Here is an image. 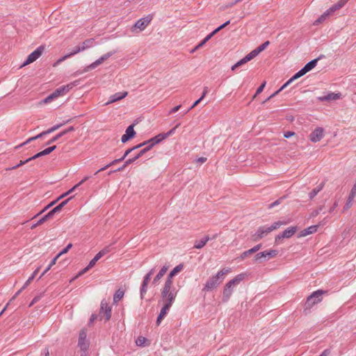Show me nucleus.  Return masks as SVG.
Returning <instances> with one entry per match:
<instances>
[{
  "label": "nucleus",
  "instance_id": "61",
  "mask_svg": "<svg viewBox=\"0 0 356 356\" xmlns=\"http://www.w3.org/2000/svg\"><path fill=\"white\" fill-rule=\"evenodd\" d=\"M98 317H99V315L92 314L90 318L88 325L90 326V325H92L94 323V321L98 318Z\"/></svg>",
  "mask_w": 356,
  "mask_h": 356
},
{
  "label": "nucleus",
  "instance_id": "13",
  "mask_svg": "<svg viewBox=\"0 0 356 356\" xmlns=\"http://www.w3.org/2000/svg\"><path fill=\"white\" fill-rule=\"evenodd\" d=\"M66 92L65 91V88L62 86L56 88L52 93L48 95L45 99H44L43 102L44 104H47L51 102L52 100L58 98V97L63 96Z\"/></svg>",
  "mask_w": 356,
  "mask_h": 356
},
{
  "label": "nucleus",
  "instance_id": "34",
  "mask_svg": "<svg viewBox=\"0 0 356 356\" xmlns=\"http://www.w3.org/2000/svg\"><path fill=\"white\" fill-rule=\"evenodd\" d=\"M294 80H291V78L290 79H289L279 90H277L273 94H272L270 97H268L263 103L266 102L267 101H268L269 99H270L273 97H275L277 95H278L284 88H286V86L288 85H289Z\"/></svg>",
  "mask_w": 356,
  "mask_h": 356
},
{
  "label": "nucleus",
  "instance_id": "29",
  "mask_svg": "<svg viewBox=\"0 0 356 356\" xmlns=\"http://www.w3.org/2000/svg\"><path fill=\"white\" fill-rule=\"evenodd\" d=\"M324 56L323 55H320L317 58H315L311 61H309V63H307L305 66L304 67L306 68V70L309 72L311 71L313 68H314L318 63V61L321 59L322 58H323Z\"/></svg>",
  "mask_w": 356,
  "mask_h": 356
},
{
  "label": "nucleus",
  "instance_id": "37",
  "mask_svg": "<svg viewBox=\"0 0 356 356\" xmlns=\"http://www.w3.org/2000/svg\"><path fill=\"white\" fill-rule=\"evenodd\" d=\"M121 161H122V159H115L113 161H111V163H109L108 164L106 165L104 167H103V168H100L99 170H98L94 175H96L99 172H100L102 171H104V170H106L107 168H108L109 167L113 165L114 164L120 163Z\"/></svg>",
  "mask_w": 356,
  "mask_h": 356
},
{
  "label": "nucleus",
  "instance_id": "63",
  "mask_svg": "<svg viewBox=\"0 0 356 356\" xmlns=\"http://www.w3.org/2000/svg\"><path fill=\"white\" fill-rule=\"evenodd\" d=\"M110 251V249L108 247H106L104 249H102V250H100L98 253L99 254L101 255V257H102L104 255H105L106 254H107L108 252H109Z\"/></svg>",
  "mask_w": 356,
  "mask_h": 356
},
{
  "label": "nucleus",
  "instance_id": "17",
  "mask_svg": "<svg viewBox=\"0 0 356 356\" xmlns=\"http://www.w3.org/2000/svg\"><path fill=\"white\" fill-rule=\"evenodd\" d=\"M134 124H132L127 128L125 134L122 135L121 138L122 143H125L128 142L130 139L134 138L136 135V131H134Z\"/></svg>",
  "mask_w": 356,
  "mask_h": 356
},
{
  "label": "nucleus",
  "instance_id": "60",
  "mask_svg": "<svg viewBox=\"0 0 356 356\" xmlns=\"http://www.w3.org/2000/svg\"><path fill=\"white\" fill-rule=\"evenodd\" d=\"M146 339L143 337H139L136 341V343L138 346H143Z\"/></svg>",
  "mask_w": 356,
  "mask_h": 356
},
{
  "label": "nucleus",
  "instance_id": "43",
  "mask_svg": "<svg viewBox=\"0 0 356 356\" xmlns=\"http://www.w3.org/2000/svg\"><path fill=\"white\" fill-rule=\"evenodd\" d=\"M79 81H74L73 82H71L65 86H62L63 88H65V92H68L71 89H72L74 86H77L79 84Z\"/></svg>",
  "mask_w": 356,
  "mask_h": 356
},
{
  "label": "nucleus",
  "instance_id": "15",
  "mask_svg": "<svg viewBox=\"0 0 356 356\" xmlns=\"http://www.w3.org/2000/svg\"><path fill=\"white\" fill-rule=\"evenodd\" d=\"M87 332L85 329L81 330L79 335L78 346L81 350H86L88 348V343L86 341Z\"/></svg>",
  "mask_w": 356,
  "mask_h": 356
},
{
  "label": "nucleus",
  "instance_id": "40",
  "mask_svg": "<svg viewBox=\"0 0 356 356\" xmlns=\"http://www.w3.org/2000/svg\"><path fill=\"white\" fill-rule=\"evenodd\" d=\"M124 291L120 289H118V291H116V292L115 293V294L113 296L114 302H117L120 300H121L122 298V297L124 296Z\"/></svg>",
  "mask_w": 356,
  "mask_h": 356
},
{
  "label": "nucleus",
  "instance_id": "52",
  "mask_svg": "<svg viewBox=\"0 0 356 356\" xmlns=\"http://www.w3.org/2000/svg\"><path fill=\"white\" fill-rule=\"evenodd\" d=\"M63 136L61 135L60 133H58V134H56L55 136H54L53 138H51L49 140H48L46 143L47 145H50L51 143H54L55 142H56L60 138H61Z\"/></svg>",
  "mask_w": 356,
  "mask_h": 356
},
{
  "label": "nucleus",
  "instance_id": "51",
  "mask_svg": "<svg viewBox=\"0 0 356 356\" xmlns=\"http://www.w3.org/2000/svg\"><path fill=\"white\" fill-rule=\"evenodd\" d=\"M230 22L228 20L218 28H216L214 31H213L211 33L213 34V36L216 34L218 31H220L221 29H224L225 26H227Z\"/></svg>",
  "mask_w": 356,
  "mask_h": 356
},
{
  "label": "nucleus",
  "instance_id": "58",
  "mask_svg": "<svg viewBox=\"0 0 356 356\" xmlns=\"http://www.w3.org/2000/svg\"><path fill=\"white\" fill-rule=\"evenodd\" d=\"M323 206H320L318 209L314 210L311 213V216L312 217L317 216L319 214V213L323 210Z\"/></svg>",
  "mask_w": 356,
  "mask_h": 356
},
{
  "label": "nucleus",
  "instance_id": "30",
  "mask_svg": "<svg viewBox=\"0 0 356 356\" xmlns=\"http://www.w3.org/2000/svg\"><path fill=\"white\" fill-rule=\"evenodd\" d=\"M210 239L211 238H209V236H206L201 240L196 241L194 243V248H196V249L202 248Z\"/></svg>",
  "mask_w": 356,
  "mask_h": 356
},
{
  "label": "nucleus",
  "instance_id": "4",
  "mask_svg": "<svg viewBox=\"0 0 356 356\" xmlns=\"http://www.w3.org/2000/svg\"><path fill=\"white\" fill-rule=\"evenodd\" d=\"M245 278V274H238L235 277H234L232 280H229L224 286L223 291H222V301L223 302H227L232 293H233V289L234 286L238 285L240 284L241 281L243 280Z\"/></svg>",
  "mask_w": 356,
  "mask_h": 356
},
{
  "label": "nucleus",
  "instance_id": "28",
  "mask_svg": "<svg viewBox=\"0 0 356 356\" xmlns=\"http://www.w3.org/2000/svg\"><path fill=\"white\" fill-rule=\"evenodd\" d=\"M168 269V267L165 266L161 268V269L154 278L152 282L153 284H156L163 277V275L166 273Z\"/></svg>",
  "mask_w": 356,
  "mask_h": 356
},
{
  "label": "nucleus",
  "instance_id": "21",
  "mask_svg": "<svg viewBox=\"0 0 356 356\" xmlns=\"http://www.w3.org/2000/svg\"><path fill=\"white\" fill-rule=\"evenodd\" d=\"M340 93L329 92L327 95L318 97V99L321 102H329L332 100H337L340 98Z\"/></svg>",
  "mask_w": 356,
  "mask_h": 356
},
{
  "label": "nucleus",
  "instance_id": "55",
  "mask_svg": "<svg viewBox=\"0 0 356 356\" xmlns=\"http://www.w3.org/2000/svg\"><path fill=\"white\" fill-rule=\"evenodd\" d=\"M72 247V244L69 243L62 251H60L58 254V257H60L62 254H66Z\"/></svg>",
  "mask_w": 356,
  "mask_h": 356
},
{
  "label": "nucleus",
  "instance_id": "50",
  "mask_svg": "<svg viewBox=\"0 0 356 356\" xmlns=\"http://www.w3.org/2000/svg\"><path fill=\"white\" fill-rule=\"evenodd\" d=\"M143 146H144V143H140V144H138V145H136V146H134V147H133L131 148H129V149H127L125 151L124 154V156H127L132 151H134V150H135L136 149H138V148H140V147H141Z\"/></svg>",
  "mask_w": 356,
  "mask_h": 356
},
{
  "label": "nucleus",
  "instance_id": "22",
  "mask_svg": "<svg viewBox=\"0 0 356 356\" xmlns=\"http://www.w3.org/2000/svg\"><path fill=\"white\" fill-rule=\"evenodd\" d=\"M127 92H117L110 97V99L108 102H106L105 104L108 105L111 103L115 102L117 101L121 100L123 98H124L127 95Z\"/></svg>",
  "mask_w": 356,
  "mask_h": 356
},
{
  "label": "nucleus",
  "instance_id": "23",
  "mask_svg": "<svg viewBox=\"0 0 356 356\" xmlns=\"http://www.w3.org/2000/svg\"><path fill=\"white\" fill-rule=\"evenodd\" d=\"M56 148V145H53V146H51V147H49L46 149H44V150L35 154V155H33L32 156V159L33 160L34 159H36L39 157H41L42 156H45V155H47V154H49L50 153H51L53 151H54Z\"/></svg>",
  "mask_w": 356,
  "mask_h": 356
},
{
  "label": "nucleus",
  "instance_id": "38",
  "mask_svg": "<svg viewBox=\"0 0 356 356\" xmlns=\"http://www.w3.org/2000/svg\"><path fill=\"white\" fill-rule=\"evenodd\" d=\"M121 161H122V159H115L113 161H111V163H109L108 164L106 165L104 167H103V168H100L99 170H98L94 175H96L99 172H100L102 171H104V170H106L107 168H108L109 167L113 165L114 164L120 163Z\"/></svg>",
  "mask_w": 356,
  "mask_h": 356
},
{
  "label": "nucleus",
  "instance_id": "6",
  "mask_svg": "<svg viewBox=\"0 0 356 356\" xmlns=\"http://www.w3.org/2000/svg\"><path fill=\"white\" fill-rule=\"evenodd\" d=\"M287 222L286 221H277L275 222L271 226L266 227L262 226L259 227L254 234L252 236V240L254 241H257L265 236L268 234L272 231L277 229L282 225H286Z\"/></svg>",
  "mask_w": 356,
  "mask_h": 356
},
{
  "label": "nucleus",
  "instance_id": "35",
  "mask_svg": "<svg viewBox=\"0 0 356 356\" xmlns=\"http://www.w3.org/2000/svg\"><path fill=\"white\" fill-rule=\"evenodd\" d=\"M294 80H291V78L290 79H289L279 90H277L273 94H272L270 97H268L263 103L266 102L267 101H268L269 99H270L273 97H275L277 95H278L284 88H286V86L288 85H289Z\"/></svg>",
  "mask_w": 356,
  "mask_h": 356
},
{
  "label": "nucleus",
  "instance_id": "44",
  "mask_svg": "<svg viewBox=\"0 0 356 356\" xmlns=\"http://www.w3.org/2000/svg\"><path fill=\"white\" fill-rule=\"evenodd\" d=\"M79 81H74L73 82H71L65 86H62L63 88H65V92H68L71 89H72L74 86H77L79 84Z\"/></svg>",
  "mask_w": 356,
  "mask_h": 356
},
{
  "label": "nucleus",
  "instance_id": "47",
  "mask_svg": "<svg viewBox=\"0 0 356 356\" xmlns=\"http://www.w3.org/2000/svg\"><path fill=\"white\" fill-rule=\"evenodd\" d=\"M285 197H286L285 196H282V197L278 198L277 200H275L273 203L270 204L268 206V208L270 209L275 207V206L279 205L280 204H281L282 202V201L285 199Z\"/></svg>",
  "mask_w": 356,
  "mask_h": 356
},
{
  "label": "nucleus",
  "instance_id": "8",
  "mask_svg": "<svg viewBox=\"0 0 356 356\" xmlns=\"http://www.w3.org/2000/svg\"><path fill=\"white\" fill-rule=\"evenodd\" d=\"M71 120H67L66 122H65L63 124H56L54 126H53L52 127L48 129L46 131H42V133L38 134L37 136H34V137H31V138H29L28 140H26L24 143H22L21 145H19V146L16 147V148H18L19 147H22L24 145H26L29 143H30L31 141H33L34 140H36V139H38V138H42V136H45V135H47V134H49L54 131H55L56 130L58 129L60 127H61L63 124H65V123H67L70 121Z\"/></svg>",
  "mask_w": 356,
  "mask_h": 356
},
{
  "label": "nucleus",
  "instance_id": "16",
  "mask_svg": "<svg viewBox=\"0 0 356 356\" xmlns=\"http://www.w3.org/2000/svg\"><path fill=\"white\" fill-rule=\"evenodd\" d=\"M324 136V129L321 127L316 128L310 134L309 139L313 143L320 141Z\"/></svg>",
  "mask_w": 356,
  "mask_h": 356
},
{
  "label": "nucleus",
  "instance_id": "9",
  "mask_svg": "<svg viewBox=\"0 0 356 356\" xmlns=\"http://www.w3.org/2000/svg\"><path fill=\"white\" fill-rule=\"evenodd\" d=\"M111 311L112 308L108 305L107 301L104 299L102 300L99 314V320H102L104 316L105 321H108L111 317Z\"/></svg>",
  "mask_w": 356,
  "mask_h": 356
},
{
  "label": "nucleus",
  "instance_id": "1",
  "mask_svg": "<svg viewBox=\"0 0 356 356\" xmlns=\"http://www.w3.org/2000/svg\"><path fill=\"white\" fill-rule=\"evenodd\" d=\"M229 272V269L223 268L216 275L210 277L202 289L203 291H211L216 289L224 280L225 275Z\"/></svg>",
  "mask_w": 356,
  "mask_h": 356
},
{
  "label": "nucleus",
  "instance_id": "48",
  "mask_svg": "<svg viewBox=\"0 0 356 356\" xmlns=\"http://www.w3.org/2000/svg\"><path fill=\"white\" fill-rule=\"evenodd\" d=\"M59 200H58V198L54 200V201H52L51 202H50L48 205H47L40 213H38V214H36L33 218H36L38 216L40 215L42 213L44 212L45 211H47L48 209H49L50 207H51L53 205H54Z\"/></svg>",
  "mask_w": 356,
  "mask_h": 356
},
{
  "label": "nucleus",
  "instance_id": "57",
  "mask_svg": "<svg viewBox=\"0 0 356 356\" xmlns=\"http://www.w3.org/2000/svg\"><path fill=\"white\" fill-rule=\"evenodd\" d=\"M252 254H253V252L251 250V249H250L248 250H246V251L243 252L241 254L240 258L243 260V259H244L245 258H246L247 257L250 256Z\"/></svg>",
  "mask_w": 356,
  "mask_h": 356
},
{
  "label": "nucleus",
  "instance_id": "2",
  "mask_svg": "<svg viewBox=\"0 0 356 356\" xmlns=\"http://www.w3.org/2000/svg\"><path fill=\"white\" fill-rule=\"evenodd\" d=\"M183 267L184 266L182 264H179L170 272L165 280L164 286L161 290V296H165L166 294L169 293H175L176 296L177 295L178 291L173 287L172 278L183 269Z\"/></svg>",
  "mask_w": 356,
  "mask_h": 356
},
{
  "label": "nucleus",
  "instance_id": "3",
  "mask_svg": "<svg viewBox=\"0 0 356 356\" xmlns=\"http://www.w3.org/2000/svg\"><path fill=\"white\" fill-rule=\"evenodd\" d=\"M327 291L322 289L314 291L309 296L304 305L303 313L307 315L310 312V309L316 304L321 302L323 300V295L327 294Z\"/></svg>",
  "mask_w": 356,
  "mask_h": 356
},
{
  "label": "nucleus",
  "instance_id": "42",
  "mask_svg": "<svg viewBox=\"0 0 356 356\" xmlns=\"http://www.w3.org/2000/svg\"><path fill=\"white\" fill-rule=\"evenodd\" d=\"M266 260L269 259L270 258H273L277 256V250H266L264 251Z\"/></svg>",
  "mask_w": 356,
  "mask_h": 356
},
{
  "label": "nucleus",
  "instance_id": "36",
  "mask_svg": "<svg viewBox=\"0 0 356 356\" xmlns=\"http://www.w3.org/2000/svg\"><path fill=\"white\" fill-rule=\"evenodd\" d=\"M254 57L253 56V55L250 53H249L248 54H247L244 58H243L242 59H241L240 60H238L237 62L238 63V65L239 67L243 65L244 64H245L246 63H248V61L251 60L252 59H253Z\"/></svg>",
  "mask_w": 356,
  "mask_h": 356
},
{
  "label": "nucleus",
  "instance_id": "11",
  "mask_svg": "<svg viewBox=\"0 0 356 356\" xmlns=\"http://www.w3.org/2000/svg\"><path fill=\"white\" fill-rule=\"evenodd\" d=\"M116 53H117L116 50H113V51H111L107 52L106 54L102 55L99 58H98L94 63H92V64L88 65L86 67V69L85 70V72L95 69L98 65H99L100 64L104 63L105 60L108 59L111 56H112L113 55H114Z\"/></svg>",
  "mask_w": 356,
  "mask_h": 356
},
{
  "label": "nucleus",
  "instance_id": "45",
  "mask_svg": "<svg viewBox=\"0 0 356 356\" xmlns=\"http://www.w3.org/2000/svg\"><path fill=\"white\" fill-rule=\"evenodd\" d=\"M48 220H49V218H47V216L46 215H44L36 223L32 225V226L31 227V229H33L36 228L38 226L43 224L44 222H45Z\"/></svg>",
  "mask_w": 356,
  "mask_h": 356
},
{
  "label": "nucleus",
  "instance_id": "33",
  "mask_svg": "<svg viewBox=\"0 0 356 356\" xmlns=\"http://www.w3.org/2000/svg\"><path fill=\"white\" fill-rule=\"evenodd\" d=\"M325 183H321L317 187L314 188L309 193V197L312 200L324 187Z\"/></svg>",
  "mask_w": 356,
  "mask_h": 356
},
{
  "label": "nucleus",
  "instance_id": "24",
  "mask_svg": "<svg viewBox=\"0 0 356 356\" xmlns=\"http://www.w3.org/2000/svg\"><path fill=\"white\" fill-rule=\"evenodd\" d=\"M166 138V134H160L156 136L155 137L152 138L151 139L144 141L143 143H144V146L146 145V143H152L154 145L159 143L163 140H164Z\"/></svg>",
  "mask_w": 356,
  "mask_h": 356
},
{
  "label": "nucleus",
  "instance_id": "26",
  "mask_svg": "<svg viewBox=\"0 0 356 356\" xmlns=\"http://www.w3.org/2000/svg\"><path fill=\"white\" fill-rule=\"evenodd\" d=\"M80 51H82L80 46H76L75 47L73 48L72 51H70L68 54H66V55L63 56V57H61L60 58H59L58 60V63L63 62V61L65 60L67 58L79 53Z\"/></svg>",
  "mask_w": 356,
  "mask_h": 356
},
{
  "label": "nucleus",
  "instance_id": "56",
  "mask_svg": "<svg viewBox=\"0 0 356 356\" xmlns=\"http://www.w3.org/2000/svg\"><path fill=\"white\" fill-rule=\"evenodd\" d=\"M266 81H264L261 86L257 89V91H256V93L255 95H254V97H255L257 95H258L259 94H260L264 89L265 86H266Z\"/></svg>",
  "mask_w": 356,
  "mask_h": 356
},
{
  "label": "nucleus",
  "instance_id": "18",
  "mask_svg": "<svg viewBox=\"0 0 356 356\" xmlns=\"http://www.w3.org/2000/svg\"><path fill=\"white\" fill-rule=\"evenodd\" d=\"M152 20V17L147 16L146 17L138 19L134 24L132 29H139L140 31L144 30Z\"/></svg>",
  "mask_w": 356,
  "mask_h": 356
},
{
  "label": "nucleus",
  "instance_id": "14",
  "mask_svg": "<svg viewBox=\"0 0 356 356\" xmlns=\"http://www.w3.org/2000/svg\"><path fill=\"white\" fill-rule=\"evenodd\" d=\"M154 272V269H151L148 273L145 275L144 277L141 287H140V298L143 299L144 296L147 293V285L150 281L151 276L153 275Z\"/></svg>",
  "mask_w": 356,
  "mask_h": 356
},
{
  "label": "nucleus",
  "instance_id": "19",
  "mask_svg": "<svg viewBox=\"0 0 356 356\" xmlns=\"http://www.w3.org/2000/svg\"><path fill=\"white\" fill-rule=\"evenodd\" d=\"M72 199V197L68 198L67 200H64L61 203H60L58 205H57L56 207H54L53 209H51L50 211H49L46 216L49 219L52 218L54 215L62 210V209L67 204L68 201Z\"/></svg>",
  "mask_w": 356,
  "mask_h": 356
},
{
  "label": "nucleus",
  "instance_id": "39",
  "mask_svg": "<svg viewBox=\"0 0 356 356\" xmlns=\"http://www.w3.org/2000/svg\"><path fill=\"white\" fill-rule=\"evenodd\" d=\"M308 71L306 70V68H305L304 67L300 70H299L298 72H296L292 77H291V80H296L301 76H302L303 75H305L306 73H307Z\"/></svg>",
  "mask_w": 356,
  "mask_h": 356
},
{
  "label": "nucleus",
  "instance_id": "54",
  "mask_svg": "<svg viewBox=\"0 0 356 356\" xmlns=\"http://www.w3.org/2000/svg\"><path fill=\"white\" fill-rule=\"evenodd\" d=\"M204 98H202V97H200L197 100H196L193 104V105L186 111L184 113L183 115H185L189 111H191V109H193V108H195L197 104H199L201 101Z\"/></svg>",
  "mask_w": 356,
  "mask_h": 356
},
{
  "label": "nucleus",
  "instance_id": "53",
  "mask_svg": "<svg viewBox=\"0 0 356 356\" xmlns=\"http://www.w3.org/2000/svg\"><path fill=\"white\" fill-rule=\"evenodd\" d=\"M264 258L265 260H266V255H265V253H264V252H259L257 253L255 256H254V260L256 261H260V260Z\"/></svg>",
  "mask_w": 356,
  "mask_h": 356
},
{
  "label": "nucleus",
  "instance_id": "62",
  "mask_svg": "<svg viewBox=\"0 0 356 356\" xmlns=\"http://www.w3.org/2000/svg\"><path fill=\"white\" fill-rule=\"evenodd\" d=\"M42 296V293H40V295L34 297V298L32 300L31 302L30 303L29 307H31L35 303H36L38 301H39V300L41 298Z\"/></svg>",
  "mask_w": 356,
  "mask_h": 356
},
{
  "label": "nucleus",
  "instance_id": "31",
  "mask_svg": "<svg viewBox=\"0 0 356 356\" xmlns=\"http://www.w3.org/2000/svg\"><path fill=\"white\" fill-rule=\"evenodd\" d=\"M318 225L310 226L301 232L300 236H306L309 234L315 233L317 231Z\"/></svg>",
  "mask_w": 356,
  "mask_h": 356
},
{
  "label": "nucleus",
  "instance_id": "41",
  "mask_svg": "<svg viewBox=\"0 0 356 356\" xmlns=\"http://www.w3.org/2000/svg\"><path fill=\"white\" fill-rule=\"evenodd\" d=\"M32 160H33V159H32V156H31V157L27 159L25 161H20V162L18 164H17L16 165H14V166H13L11 168H7L6 170H15V169L18 168L19 167H20V166H22V165L29 163V161H31Z\"/></svg>",
  "mask_w": 356,
  "mask_h": 356
},
{
  "label": "nucleus",
  "instance_id": "64",
  "mask_svg": "<svg viewBox=\"0 0 356 356\" xmlns=\"http://www.w3.org/2000/svg\"><path fill=\"white\" fill-rule=\"evenodd\" d=\"M351 198H355L356 196V184H355L350 191Z\"/></svg>",
  "mask_w": 356,
  "mask_h": 356
},
{
  "label": "nucleus",
  "instance_id": "25",
  "mask_svg": "<svg viewBox=\"0 0 356 356\" xmlns=\"http://www.w3.org/2000/svg\"><path fill=\"white\" fill-rule=\"evenodd\" d=\"M90 178V176H86L82 180H81L77 184H76L74 186H73L70 190H69L67 192H66L65 193H63V195H61L60 196H59L58 197V200H60L62 199L63 197H65L66 195H69L70 193H71L72 192H73L76 188H78L79 186H80L81 185H82L84 182H86V181H88L89 179Z\"/></svg>",
  "mask_w": 356,
  "mask_h": 356
},
{
  "label": "nucleus",
  "instance_id": "7",
  "mask_svg": "<svg viewBox=\"0 0 356 356\" xmlns=\"http://www.w3.org/2000/svg\"><path fill=\"white\" fill-rule=\"evenodd\" d=\"M348 0H339L337 3L330 7L325 13H324L322 15H321L314 23L315 25H317L321 22H323L327 16L332 14L336 10L341 8Z\"/></svg>",
  "mask_w": 356,
  "mask_h": 356
},
{
  "label": "nucleus",
  "instance_id": "49",
  "mask_svg": "<svg viewBox=\"0 0 356 356\" xmlns=\"http://www.w3.org/2000/svg\"><path fill=\"white\" fill-rule=\"evenodd\" d=\"M102 258L101 255L99 254V253H97L95 257L94 258L89 262L88 265H89V268H92L95 264L97 263V261L100 259Z\"/></svg>",
  "mask_w": 356,
  "mask_h": 356
},
{
  "label": "nucleus",
  "instance_id": "32",
  "mask_svg": "<svg viewBox=\"0 0 356 356\" xmlns=\"http://www.w3.org/2000/svg\"><path fill=\"white\" fill-rule=\"evenodd\" d=\"M95 44V40L93 38L87 39L83 42L81 46H80L82 51L93 47Z\"/></svg>",
  "mask_w": 356,
  "mask_h": 356
},
{
  "label": "nucleus",
  "instance_id": "46",
  "mask_svg": "<svg viewBox=\"0 0 356 356\" xmlns=\"http://www.w3.org/2000/svg\"><path fill=\"white\" fill-rule=\"evenodd\" d=\"M146 147H144L143 149H142L140 152H139V154H140L141 156H143L146 152H147L148 151H149L154 145L152 144V143H146Z\"/></svg>",
  "mask_w": 356,
  "mask_h": 356
},
{
  "label": "nucleus",
  "instance_id": "5",
  "mask_svg": "<svg viewBox=\"0 0 356 356\" xmlns=\"http://www.w3.org/2000/svg\"><path fill=\"white\" fill-rule=\"evenodd\" d=\"M175 293H167L165 296H161L162 299L164 300L165 304L164 306L160 311V313L156 319V325L159 326L161 323L162 320L165 318V315L170 310L171 306L172 305L175 298H176Z\"/></svg>",
  "mask_w": 356,
  "mask_h": 356
},
{
  "label": "nucleus",
  "instance_id": "10",
  "mask_svg": "<svg viewBox=\"0 0 356 356\" xmlns=\"http://www.w3.org/2000/svg\"><path fill=\"white\" fill-rule=\"evenodd\" d=\"M44 50V47L43 45L38 47L34 51L29 55L26 60L22 64V67L29 65L35 61L42 55Z\"/></svg>",
  "mask_w": 356,
  "mask_h": 356
},
{
  "label": "nucleus",
  "instance_id": "27",
  "mask_svg": "<svg viewBox=\"0 0 356 356\" xmlns=\"http://www.w3.org/2000/svg\"><path fill=\"white\" fill-rule=\"evenodd\" d=\"M270 44L269 41H266L263 44H260L258 47L251 51V54L255 58L260 52L264 51Z\"/></svg>",
  "mask_w": 356,
  "mask_h": 356
},
{
  "label": "nucleus",
  "instance_id": "20",
  "mask_svg": "<svg viewBox=\"0 0 356 356\" xmlns=\"http://www.w3.org/2000/svg\"><path fill=\"white\" fill-rule=\"evenodd\" d=\"M142 156L140 154H139V152L135 156H134L133 158H131V159H127L124 163L123 164L122 166L120 167L119 168H118L117 170H111L109 172H108V175H111L112 173L113 172H120V171H122L127 165L133 163L134 161H136L137 159H138L139 158H140Z\"/></svg>",
  "mask_w": 356,
  "mask_h": 356
},
{
  "label": "nucleus",
  "instance_id": "12",
  "mask_svg": "<svg viewBox=\"0 0 356 356\" xmlns=\"http://www.w3.org/2000/svg\"><path fill=\"white\" fill-rule=\"evenodd\" d=\"M296 226L290 227L286 229L282 233L275 236V243H278L280 240L283 238H289L297 232Z\"/></svg>",
  "mask_w": 356,
  "mask_h": 356
},
{
  "label": "nucleus",
  "instance_id": "59",
  "mask_svg": "<svg viewBox=\"0 0 356 356\" xmlns=\"http://www.w3.org/2000/svg\"><path fill=\"white\" fill-rule=\"evenodd\" d=\"M91 268H89V265H88L86 268H84L83 270H81L78 275L72 279V280H75L76 277L83 275L85 274L88 270H89Z\"/></svg>",
  "mask_w": 356,
  "mask_h": 356
}]
</instances>
